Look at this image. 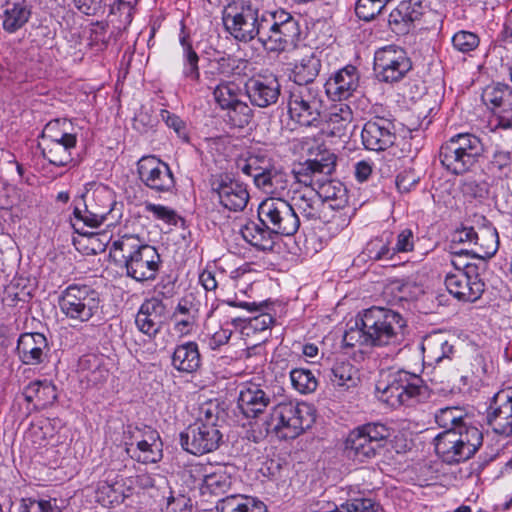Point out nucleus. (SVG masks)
<instances>
[{
  "label": "nucleus",
  "mask_w": 512,
  "mask_h": 512,
  "mask_svg": "<svg viewBox=\"0 0 512 512\" xmlns=\"http://www.w3.org/2000/svg\"><path fill=\"white\" fill-rule=\"evenodd\" d=\"M129 489H126L122 476L113 470L103 474V478L97 482L95 498L98 503L105 507L119 505L129 496Z\"/></svg>",
  "instance_id": "cd10ccee"
},
{
  "label": "nucleus",
  "mask_w": 512,
  "mask_h": 512,
  "mask_svg": "<svg viewBox=\"0 0 512 512\" xmlns=\"http://www.w3.org/2000/svg\"><path fill=\"white\" fill-rule=\"evenodd\" d=\"M392 429L381 422H369L352 429L344 440L345 456L358 463L369 462L380 454Z\"/></svg>",
  "instance_id": "9d476101"
},
{
  "label": "nucleus",
  "mask_w": 512,
  "mask_h": 512,
  "mask_svg": "<svg viewBox=\"0 0 512 512\" xmlns=\"http://www.w3.org/2000/svg\"><path fill=\"white\" fill-rule=\"evenodd\" d=\"M456 341L442 332L427 335L422 342L424 362L429 366H447L450 362H457L458 351Z\"/></svg>",
  "instance_id": "5701e85b"
},
{
  "label": "nucleus",
  "mask_w": 512,
  "mask_h": 512,
  "mask_svg": "<svg viewBox=\"0 0 512 512\" xmlns=\"http://www.w3.org/2000/svg\"><path fill=\"white\" fill-rule=\"evenodd\" d=\"M412 69L406 50L397 45L379 48L374 55V71L380 82L394 84L401 81Z\"/></svg>",
  "instance_id": "2eb2a0df"
},
{
  "label": "nucleus",
  "mask_w": 512,
  "mask_h": 512,
  "mask_svg": "<svg viewBox=\"0 0 512 512\" xmlns=\"http://www.w3.org/2000/svg\"><path fill=\"white\" fill-rule=\"evenodd\" d=\"M315 418L305 403L283 401L275 404L264 422L267 434L275 433L282 439H295L309 429Z\"/></svg>",
  "instance_id": "6e6552de"
},
{
  "label": "nucleus",
  "mask_w": 512,
  "mask_h": 512,
  "mask_svg": "<svg viewBox=\"0 0 512 512\" xmlns=\"http://www.w3.org/2000/svg\"><path fill=\"white\" fill-rule=\"evenodd\" d=\"M258 0H230L222 10L224 29L239 42H250L264 29L265 14L260 15Z\"/></svg>",
  "instance_id": "423d86ee"
},
{
  "label": "nucleus",
  "mask_w": 512,
  "mask_h": 512,
  "mask_svg": "<svg viewBox=\"0 0 512 512\" xmlns=\"http://www.w3.org/2000/svg\"><path fill=\"white\" fill-rule=\"evenodd\" d=\"M71 123L67 120H53L46 124L44 127L42 133H41V139L42 143H52L58 141L60 139L59 137L61 134H64L67 132V127Z\"/></svg>",
  "instance_id": "69168bd1"
},
{
  "label": "nucleus",
  "mask_w": 512,
  "mask_h": 512,
  "mask_svg": "<svg viewBox=\"0 0 512 512\" xmlns=\"http://www.w3.org/2000/svg\"><path fill=\"white\" fill-rule=\"evenodd\" d=\"M492 171L508 175L512 171V148L510 150L496 149L489 163Z\"/></svg>",
  "instance_id": "0e129e2a"
},
{
  "label": "nucleus",
  "mask_w": 512,
  "mask_h": 512,
  "mask_svg": "<svg viewBox=\"0 0 512 512\" xmlns=\"http://www.w3.org/2000/svg\"><path fill=\"white\" fill-rule=\"evenodd\" d=\"M320 68V60L314 54L304 56L292 70L295 85H315L313 81Z\"/></svg>",
  "instance_id": "c03bdc74"
},
{
  "label": "nucleus",
  "mask_w": 512,
  "mask_h": 512,
  "mask_svg": "<svg viewBox=\"0 0 512 512\" xmlns=\"http://www.w3.org/2000/svg\"><path fill=\"white\" fill-rule=\"evenodd\" d=\"M292 386L301 394L314 392L318 387V380L308 369L295 368L290 372Z\"/></svg>",
  "instance_id": "4d7b16f0"
},
{
  "label": "nucleus",
  "mask_w": 512,
  "mask_h": 512,
  "mask_svg": "<svg viewBox=\"0 0 512 512\" xmlns=\"http://www.w3.org/2000/svg\"><path fill=\"white\" fill-rule=\"evenodd\" d=\"M220 415L218 404L208 402L201 405L195 421L179 435L183 450L196 456L218 450L224 443Z\"/></svg>",
  "instance_id": "20e7f679"
},
{
  "label": "nucleus",
  "mask_w": 512,
  "mask_h": 512,
  "mask_svg": "<svg viewBox=\"0 0 512 512\" xmlns=\"http://www.w3.org/2000/svg\"><path fill=\"white\" fill-rule=\"evenodd\" d=\"M392 289L398 293L399 300L405 301L416 300L424 293L423 286L412 278L395 280L392 283Z\"/></svg>",
  "instance_id": "bf43d9fd"
},
{
  "label": "nucleus",
  "mask_w": 512,
  "mask_h": 512,
  "mask_svg": "<svg viewBox=\"0 0 512 512\" xmlns=\"http://www.w3.org/2000/svg\"><path fill=\"white\" fill-rule=\"evenodd\" d=\"M33 444L44 446L54 437V427L47 418H40L30 424L25 436Z\"/></svg>",
  "instance_id": "5fc2aeb1"
},
{
  "label": "nucleus",
  "mask_w": 512,
  "mask_h": 512,
  "mask_svg": "<svg viewBox=\"0 0 512 512\" xmlns=\"http://www.w3.org/2000/svg\"><path fill=\"white\" fill-rule=\"evenodd\" d=\"M486 419L494 433L504 437L512 436V387L501 389L493 396Z\"/></svg>",
  "instance_id": "412c9836"
},
{
  "label": "nucleus",
  "mask_w": 512,
  "mask_h": 512,
  "mask_svg": "<svg viewBox=\"0 0 512 512\" xmlns=\"http://www.w3.org/2000/svg\"><path fill=\"white\" fill-rule=\"evenodd\" d=\"M137 173L141 182L155 192H171L176 184L169 165L156 156H143L137 163Z\"/></svg>",
  "instance_id": "6ab92c4d"
},
{
  "label": "nucleus",
  "mask_w": 512,
  "mask_h": 512,
  "mask_svg": "<svg viewBox=\"0 0 512 512\" xmlns=\"http://www.w3.org/2000/svg\"><path fill=\"white\" fill-rule=\"evenodd\" d=\"M24 398L35 406L46 408L57 399V390L54 384L48 380H36L30 382L23 391Z\"/></svg>",
  "instance_id": "e433bc0d"
},
{
  "label": "nucleus",
  "mask_w": 512,
  "mask_h": 512,
  "mask_svg": "<svg viewBox=\"0 0 512 512\" xmlns=\"http://www.w3.org/2000/svg\"><path fill=\"white\" fill-rule=\"evenodd\" d=\"M215 102L224 110L241 100L242 88L235 81H221L213 90Z\"/></svg>",
  "instance_id": "de8ad7c7"
},
{
  "label": "nucleus",
  "mask_w": 512,
  "mask_h": 512,
  "mask_svg": "<svg viewBox=\"0 0 512 512\" xmlns=\"http://www.w3.org/2000/svg\"><path fill=\"white\" fill-rule=\"evenodd\" d=\"M360 74L357 67L346 65L335 72L326 82V93L333 100H346L359 87Z\"/></svg>",
  "instance_id": "bb28decb"
},
{
  "label": "nucleus",
  "mask_w": 512,
  "mask_h": 512,
  "mask_svg": "<svg viewBox=\"0 0 512 512\" xmlns=\"http://www.w3.org/2000/svg\"><path fill=\"white\" fill-rule=\"evenodd\" d=\"M171 365L181 374L191 375L202 365L199 346L195 341H187L176 345L171 356Z\"/></svg>",
  "instance_id": "c756f323"
},
{
  "label": "nucleus",
  "mask_w": 512,
  "mask_h": 512,
  "mask_svg": "<svg viewBox=\"0 0 512 512\" xmlns=\"http://www.w3.org/2000/svg\"><path fill=\"white\" fill-rule=\"evenodd\" d=\"M390 0H358L355 13L361 20L369 22L377 16Z\"/></svg>",
  "instance_id": "052dcab7"
},
{
  "label": "nucleus",
  "mask_w": 512,
  "mask_h": 512,
  "mask_svg": "<svg viewBox=\"0 0 512 512\" xmlns=\"http://www.w3.org/2000/svg\"><path fill=\"white\" fill-rule=\"evenodd\" d=\"M79 371L82 375V382L86 381L88 386H97L104 383L108 376V369L102 364L101 358L95 354H87L79 359Z\"/></svg>",
  "instance_id": "4c0bfd02"
},
{
  "label": "nucleus",
  "mask_w": 512,
  "mask_h": 512,
  "mask_svg": "<svg viewBox=\"0 0 512 512\" xmlns=\"http://www.w3.org/2000/svg\"><path fill=\"white\" fill-rule=\"evenodd\" d=\"M376 390L379 398L393 408L412 407L431 397V390L424 380L403 369L389 372L385 380L377 383Z\"/></svg>",
  "instance_id": "39448f33"
},
{
  "label": "nucleus",
  "mask_w": 512,
  "mask_h": 512,
  "mask_svg": "<svg viewBox=\"0 0 512 512\" xmlns=\"http://www.w3.org/2000/svg\"><path fill=\"white\" fill-rule=\"evenodd\" d=\"M274 394L268 386L248 382L241 386L238 408L246 418H257L272 403Z\"/></svg>",
  "instance_id": "b1692460"
},
{
  "label": "nucleus",
  "mask_w": 512,
  "mask_h": 512,
  "mask_svg": "<svg viewBox=\"0 0 512 512\" xmlns=\"http://www.w3.org/2000/svg\"><path fill=\"white\" fill-rule=\"evenodd\" d=\"M73 206L70 222L80 235L88 234L86 228L96 229L103 224L115 226L123 216V203L116 201L114 191L102 184L93 189L90 197L82 194L74 199Z\"/></svg>",
  "instance_id": "f03ea898"
},
{
  "label": "nucleus",
  "mask_w": 512,
  "mask_h": 512,
  "mask_svg": "<svg viewBox=\"0 0 512 512\" xmlns=\"http://www.w3.org/2000/svg\"><path fill=\"white\" fill-rule=\"evenodd\" d=\"M70 145V141H68L64 146H61V144L56 142H52L39 144V148L41 149L43 157L47 159L50 164L57 167H64L74 160L73 155L75 149H71Z\"/></svg>",
  "instance_id": "a18cd8bd"
},
{
  "label": "nucleus",
  "mask_w": 512,
  "mask_h": 512,
  "mask_svg": "<svg viewBox=\"0 0 512 512\" xmlns=\"http://www.w3.org/2000/svg\"><path fill=\"white\" fill-rule=\"evenodd\" d=\"M110 256L127 277L140 283L155 280L162 262L158 250L135 234L113 240Z\"/></svg>",
  "instance_id": "7ed1b4c3"
},
{
  "label": "nucleus",
  "mask_w": 512,
  "mask_h": 512,
  "mask_svg": "<svg viewBox=\"0 0 512 512\" xmlns=\"http://www.w3.org/2000/svg\"><path fill=\"white\" fill-rule=\"evenodd\" d=\"M275 167L276 164L271 151L257 148L249 152L241 170L244 174L251 176L255 183L258 177L267 174Z\"/></svg>",
  "instance_id": "c9c22d12"
},
{
  "label": "nucleus",
  "mask_w": 512,
  "mask_h": 512,
  "mask_svg": "<svg viewBox=\"0 0 512 512\" xmlns=\"http://www.w3.org/2000/svg\"><path fill=\"white\" fill-rule=\"evenodd\" d=\"M353 111L348 104H334L329 111L327 126L329 134L334 137H345L352 126Z\"/></svg>",
  "instance_id": "58836bf2"
},
{
  "label": "nucleus",
  "mask_w": 512,
  "mask_h": 512,
  "mask_svg": "<svg viewBox=\"0 0 512 512\" xmlns=\"http://www.w3.org/2000/svg\"><path fill=\"white\" fill-rule=\"evenodd\" d=\"M145 441L136 447L127 448V454L138 462L157 463L162 459V442L156 430H147Z\"/></svg>",
  "instance_id": "473e14b6"
},
{
  "label": "nucleus",
  "mask_w": 512,
  "mask_h": 512,
  "mask_svg": "<svg viewBox=\"0 0 512 512\" xmlns=\"http://www.w3.org/2000/svg\"><path fill=\"white\" fill-rule=\"evenodd\" d=\"M475 224L474 244L470 250H460L459 253H471L479 259L491 258L499 248V236L493 224L483 215H474Z\"/></svg>",
  "instance_id": "393cba45"
},
{
  "label": "nucleus",
  "mask_w": 512,
  "mask_h": 512,
  "mask_svg": "<svg viewBox=\"0 0 512 512\" xmlns=\"http://www.w3.org/2000/svg\"><path fill=\"white\" fill-rule=\"evenodd\" d=\"M273 23L268 33L259 40L271 52H283L297 47L301 36L300 24L296 18L285 10L271 14Z\"/></svg>",
  "instance_id": "4468645a"
},
{
  "label": "nucleus",
  "mask_w": 512,
  "mask_h": 512,
  "mask_svg": "<svg viewBox=\"0 0 512 512\" xmlns=\"http://www.w3.org/2000/svg\"><path fill=\"white\" fill-rule=\"evenodd\" d=\"M327 378L341 392L355 388L360 380L358 368L349 361L336 362L329 370Z\"/></svg>",
  "instance_id": "72a5a7b5"
},
{
  "label": "nucleus",
  "mask_w": 512,
  "mask_h": 512,
  "mask_svg": "<svg viewBox=\"0 0 512 512\" xmlns=\"http://www.w3.org/2000/svg\"><path fill=\"white\" fill-rule=\"evenodd\" d=\"M218 512H265V504L248 495L231 494L216 501Z\"/></svg>",
  "instance_id": "f704fd0d"
},
{
  "label": "nucleus",
  "mask_w": 512,
  "mask_h": 512,
  "mask_svg": "<svg viewBox=\"0 0 512 512\" xmlns=\"http://www.w3.org/2000/svg\"><path fill=\"white\" fill-rule=\"evenodd\" d=\"M291 204L306 220L316 221L322 217L323 200L319 198L315 188L294 190Z\"/></svg>",
  "instance_id": "2f4dec72"
},
{
  "label": "nucleus",
  "mask_w": 512,
  "mask_h": 512,
  "mask_svg": "<svg viewBox=\"0 0 512 512\" xmlns=\"http://www.w3.org/2000/svg\"><path fill=\"white\" fill-rule=\"evenodd\" d=\"M451 45L456 52L471 55L480 45V36L474 31L462 29L452 35Z\"/></svg>",
  "instance_id": "864d4df0"
},
{
  "label": "nucleus",
  "mask_w": 512,
  "mask_h": 512,
  "mask_svg": "<svg viewBox=\"0 0 512 512\" xmlns=\"http://www.w3.org/2000/svg\"><path fill=\"white\" fill-rule=\"evenodd\" d=\"M330 511L338 512H376V504L369 498H354L340 505L331 504Z\"/></svg>",
  "instance_id": "680f3d73"
},
{
  "label": "nucleus",
  "mask_w": 512,
  "mask_h": 512,
  "mask_svg": "<svg viewBox=\"0 0 512 512\" xmlns=\"http://www.w3.org/2000/svg\"><path fill=\"white\" fill-rule=\"evenodd\" d=\"M232 476L227 466H220L215 471L204 476L201 494L221 496L227 493L232 486Z\"/></svg>",
  "instance_id": "a19ab883"
},
{
  "label": "nucleus",
  "mask_w": 512,
  "mask_h": 512,
  "mask_svg": "<svg viewBox=\"0 0 512 512\" xmlns=\"http://www.w3.org/2000/svg\"><path fill=\"white\" fill-rule=\"evenodd\" d=\"M365 253L373 261H396L392 241L383 237L371 239L365 247ZM392 265H395V263Z\"/></svg>",
  "instance_id": "3c124183"
},
{
  "label": "nucleus",
  "mask_w": 512,
  "mask_h": 512,
  "mask_svg": "<svg viewBox=\"0 0 512 512\" xmlns=\"http://www.w3.org/2000/svg\"><path fill=\"white\" fill-rule=\"evenodd\" d=\"M30 15L31 11L24 3H15L4 12L3 29L8 33L16 32L28 22Z\"/></svg>",
  "instance_id": "8fccbe9b"
},
{
  "label": "nucleus",
  "mask_w": 512,
  "mask_h": 512,
  "mask_svg": "<svg viewBox=\"0 0 512 512\" xmlns=\"http://www.w3.org/2000/svg\"><path fill=\"white\" fill-rule=\"evenodd\" d=\"M406 320L391 309L373 306L358 315L355 326L343 336L346 347L400 345L405 338Z\"/></svg>",
  "instance_id": "f257e3e1"
},
{
  "label": "nucleus",
  "mask_w": 512,
  "mask_h": 512,
  "mask_svg": "<svg viewBox=\"0 0 512 512\" xmlns=\"http://www.w3.org/2000/svg\"><path fill=\"white\" fill-rule=\"evenodd\" d=\"M211 193L213 199L231 212L243 211L250 198L247 185L228 174H221L213 179Z\"/></svg>",
  "instance_id": "f3484780"
},
{
  "label": "nucleus",
  "mask_w": 512,
  "mask_h": 512,
  "mask_svg": "<svg viewBox=\"0 0 512 512\" xmlns=\"http://www.w3.org/2000/svg\"><path fill=\"white\" fill-rule=\"evenodd\" d=\"M361 139L367 150L374 152L386 151L397 140L394 120L386 116L373 115L362 128Z\"/></svg>",
  "instance_id": "a211bd4d"
},
{
  "label": "nucleus",
  "mask_w": 512,
  "mask_h": 512,
  "mask_svg": "<svg viewBox=\"0 0 512 512\" xmlns=\"http://www.w3.org/2000/svg\"><path fill=\"white\" fill-rule=\"evenodd\" d=\"M484 151V144L478 136L472 133H459L440 146L439 160L447 172L463 175L477 166Z\"/></svg>",
  "instance_id": "0eeeda50"
},
{
  "label": "nucleus",
  "mask_w": 512,
  "mask_h": 512,
  "mask_svg": "<svg viewBox=\"0 0 512 512\" xmlns=\"http://www.w3.org/2000/svg\"><path fill=\"white\" fill-rule=\"evenodd\" d=\"M20 360L26 365H40L48 360L50 347L42 333L21 334L17 342Z\"/></svg>",
  "instance_id": "a878e982"
},
{
  "label": "nucleus",
  "mask_w": 512,
  "mask_h": 512,
  "mask_svg": "<svg viewBox=\"0 0 512 512\" xmlns=\"http://www.w3.org/2000/svg\"><path fill=\"white\" fill-rule=\"evenodd\" d=\"M244 91L251 105L268 108L278 102L281 95V84L273 74H258L246 80Z\"/></svg>",
  "instance_id": "4be33fe9"
},
{
  "label": "nucleus",
  "mask_w": 512,
  "mask_h": 512,
  "mask_svg": "<svg viewBox=\"0 0 512 512\" xmlns=\"http://www.w3.org/2000/svg\"><path fill=\"white\" fill-rule=\"evenodd\" d=\"M418 241V236L411 228H403L398 231L394 240L392 241L396 260H400L401 255L414 252Z\"/></svg>",
  "instance_id": "13d9d810"
},
{
  "label": "nucleus",
  "mask_w": 512,
  "mask_h": 512,
  "mask_svg": "<svg viewBox=\"0 0 512 512\" xmlns=\"http://www.w3.org/2000/svg\"><path fill=\"white\" fill-rule=\"evenodd\" d=\"M482 443V431L473 424H463L438 434L435 438V451L443 462L458 464L474 456Z\"/></svg>",
  "instance_id": "1a4fd4ad"
},
{
  "label": "nucleus",
  "mask_w": 512,
  "mask_h": 512,
  "mask_svg": "<svg viewBox=\"0 0 512 512\" xmlns=\"http://www.w3.org/2000/svg\"><path fill=\"white\" fill-rule=\"evenodd\" d=\"M316 193L323 200V206L327 202L332 209L343 208L348 202L346 187L340 181L327 180L320 183Z\"/></svg>",
  "instance_id": "37998d69"
},
{
  "label": "nucleus",
  "mask_w": 512,
  "mask_h": 512,
  "mask_svg": "<svg viewBox=\"0 0 512 512\" xmlns=\"http://www.w3.org/2000/svg\"><path fill=\"white\" fill-rule=\"evenodd\" d=\"M240 232L247 243L259 250H271L275 244V234L261 223L250 221L241 228Z\"/></svg>",
  "instance_id": "79ce46f5"
},
{
  "label": "nucleus",
  "mask_w": 512,
  "mask_h": 512,
  "mask_svg": "<svg viewBox=\"0 0 512 512\" xmlns=\"http://www.w3.org/2000/svg\"><path fill=\"white\" fill-rule=\"evenodd\" d=\"M325 108L324 94L318 85H294L289 91L288 114L304 127L317 126Z\"/></svg>",
  "instance_id": "9b49d317"
},
{
  "label": "nucleus",
  "mask_w": 512,
  "mask_h": 512,
  "mask_svg": "<svg viewBox=\"0 0 512 512\" xmlns=\"http://www.w3.org/2000/svg\"><path fill=\"white\" fill-rule=\"evenodd\" d=\"M445 285L451 295L463 302H475L484 290L485 283L481 279L475 264H465L463 268L456 266V271L448 273Z\"/></svg>",
  "instance_id": "dca6fc26"
},
{
  "label": "nucleus",
  "mask_w": 512,
  "mask_h": 512,
  "mask_svg": "<svg viewBox=\"0 0 512 512\" xmlns=\"http://www.w3.org/2000/svg\"><path fill=\"white\" fill-rule=\"evenodd\" d=\"M257 212L261 224L275 235L293 236L299 230L300 217L294 206L283 197L264 199Z\"/></svg>",
  "instance_id": "ddd939ff"
},
{
  "label": "nucleus",
  "mask_w": 512,
  "mask_h": 512,
  "mask_svg": "<svg viewBox=\"0 0 512 512\" xmlns=\"http://www.w3.org/2000/svg\"><path fill=\"white\" fill-rule=\"evenodd\" d=\"M20 512H58L56 499L51 500L24 498L21 501Z\"/></svg>",
  "instance_id": "774afa93"
},
{
  "label": "nucleus",
  "mask_w": 512,
  "mask_h": 512,
  "mask_svg": "<svg viewBox=\"0 0 512 512\" xmlns=\"http://www.w3.org/2000/svg\"><path fill=\"white\" fill-rule=\"evenodd\" d=\"M255 185L267 194L273 197H283L290 186V176L280 167H275L267 174L258 177Z\"/></svg>",
  "instance_id": "ea45409f"
},
{
  "label": "nucleus",
  "mask_w": 512,
  "mask_h": 512,
  "mask_svg": "<svg viewBox=\"0 0 512 512\" xmlns=\"http://www.w3.org/2000/svg\"><path fill=\"white\" fill-rule=\"evenodd\" d=\"M436 423L445 430L455 429L463 424H472L471 418L460 407H445L435 414Z\"/></svg>",
  "instance_id": "49530a36"
},
{
  "label": "nucleus",
  "mask_w": 512,
  "mask_h": 512,
  "mask_svg": "<svg viewBox=\"0 0 512 512\" xmlns=\"http://www.w3.org/2000/svg\"><path fill=\"white\" fill-rule=\"evenodd\" d=\"M76 7L86 15L103 14L108 8L109 13H115V7L120 10L121 6H128V3L122 0H75Z\"/></svg>",
  "instance_id": "603ef678"
},
{
  "label": "nucleus",
  "mask_w": 512,
  "mask_h": 512,
  "mask_svg": "<svg viewBox=\"0 0 512 512\" xmlns=\"http://www.w3.org/2000/svg\"><path fill=\"white\" fill-rule=\"evenodd\" d=\"M227 111L228 122L236 128L248 126L254 118L253 109L244 101L239 100L225 109Z\"/></svg>",
  "instance_id": "6e6d98bb"
},
{
  "label": "nucleus",
  "mask_w": 512,
  "mask_h": 512,
  "mask_svg": "<svg viewBox=\"0 0 512 512\" xmlns=\"http://www.w3.org/2000/svg\"><path fill=\"white\" fill-rule=\"evenodd\" d=\"M163 297L164 293L156 290L153 297L142 302L135 316L136 328L149 340H154L163 328L167 313Z\"/></svg>",
  "instance_id": "aec40b11"
},
{
  "label": "nucleus",
  "mask_w": 512,
  "mask_h": 512,
  "mask_svg": "<svg viewBox=\"0 0 512 512\" xmlns=\"http://www.w3.org/2000/svg\"><path fill=\"white\" fill-rule=\"evenodd\" d=\"M61 313L69 320L85 323L95 317L101 307L98 291L86 284H70L58 297Z\"/></svg>",
  "instance_id": "f8f14e48"
},
{
  "label": "nucleus",
  "mask_w": 512,
  "mask_h": 512,
  "mask_svg": "<svg viewBox=\"0 0 512 512\" xmlns=\"http://www.w3.org/2000/svg\"><path fill=\"white\" fill-rule=\"evenodd\" d=\"M401 3L393 9L387 19L390 30L396 35H406L412 29L403 10Z\"/></svg>",
  "instance_id": "e2e57ef3"
},
{
  "label": "nucleus",
  "mask_w": 512,
  "mask_h": 512,
  "mask_svg": "<svg viewBox=\"0 0 512 512\" xmlns=\"http://www.w3.org/2000/svg\"><path fill=\"white\" fill-rule=\"evenodd\" d=\"M183 47V64H182V75L187 81L193 83H199L200 81V70H199V56L193 49L192 45L186 41V38L181 39Z\"/></svg>",
  "instance_id": "09e8293b"
},
{
  "label": "nucleus",
  "mask_w": 512,
  "mask_h": 512,
  "mask_svg": "<svg viewBox=\"0 0 512 512\" xmlns=\"http://www.w3.org/2000/svg\"><path fill=\"white\" fill-rule=\"evenodd\" d=\"M199 316V303L192 294L182 297L172 315L173 329L181 336L191 334L196 326Z\"/></svg>",
  "instance_id": "c85d7f7f"
},
{
  "label": "nucleus",
  "mask_w": 512,
  "mask_h": 512,
  "mask_svg": "<svg viewBox=\"0 0 512 512\" xmlns=\"http://www.w3.org/2000/svg\"><path fill=\"white\" fill-rule=\"evenodd\" d=\"M293 177L299 183L303 184L304 188H315V185H319V179H315L317 171L314 170L313 166L307 160L301 164L298 169L293 170Z\"/></svg>",
  "instance_id": "338daca9"
},
{
  "label": "nucleus",
  "mask_w": 512,
  "mask_h": 512,
  "mask_svg": "<svg viewBox=\"0 0 512 512\" xmlns=\"http://www.w3.org/2000/svg\"><path fill=\"white\" fill-rule=\"evenodd\" d=\"M481 99L495 114L512 112V88L508 84L496 82L487 85Z\"/></svg>",
  "instance_id": "7c9ffc66"
}]
</instances>
